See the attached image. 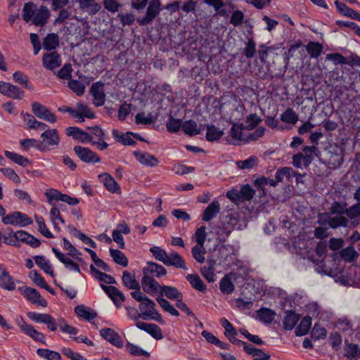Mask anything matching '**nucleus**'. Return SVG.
<instances>
[{"label": "nucleus", "mask_w": 360, "mask_h": 360, "mask_svg": "<svg viewBox=\"0 0 360 360\" xmlns=\"http://www.w3.org/2000/svg\"><path fill=\"white\" fill-rule=\"evenodd\" d=\"M275 312L267 308H261L257 311L259 319L265 323H270L275 318Z\"/></svg>", "instance_id": "42"}, {"label": "nucleus", "mask_w": 360, "mask_h": 360, "mask_svg": "<svg viewBox=\"0 0 360 360\" xmlns=\"http://www.w3.org/2000/svg\"><path fill=\"white\" fill-rule=\"evenodd\" d=\"M104 85L103 82H97L94 83L90 88V94L94 98L93 103L96 107H100L105 104V94Z\"/></svg>", "instance_id": "7"}, {"label": "nucleus", "mask_w": 360, "mask_h": 360, "mask_svg": "<svg viewBox=\"0 0 360 360\" xmlns=\"http://www.w3.org/2000/svg\"><path fill=\"white\" fill-rule=\"evenodd\" d=\"M101 288L110 297L117 307H120L121 302L125 300L124 294L116 287L112 285H101Z\"/></svg>", "instance_id": "13"}, {"label": "nucleus", "mask_w": 360, "mask_h": 360, "mask_svg": "<svg viewBox=\"0 0 360 360\" xmlns=\"http://www.w3.org/2000/svg\"><path fill=\"white\" fill-rule=\"evenodd\" d=\"M75 314L84 320L91 321L94 319L97 314L93 311L89 310L88 308H86L84 305H79L75 308Z\"/></svg>", "instance_id": "33"}, {"label": "nucleus", "mask_w": 360, "mask_h": 360, "mask_svg": "<svg viewBox=\"0 0 360 360\" xmlns=\"http://www.w3.org/2000/svg\"><path fill=\"white\" fill-rule=\"evenodd\" d=\"M34 219L37 224L39 225V231L40 233L44 236L45 237L48 238H52L53 237V234L51 233V231L47 228L46 225L45 224V221L42 217H39L37 215L34 216Z\"/></svg>", "instance_id": "50"}, {"label": "nucleus", "mask_w": 360, "mask_h": 360, "mask_svg": "<svg viewBox=\"0 0 360 360\" xmlns=\"http://www.w3.org/2000/svg\"><path fill=\"white\" fill-rule=\"evenodd\" d=\"M68 86L77 95L82 96L84 93L85 86L82 82L70 79L68 81Z\"/></svg>", "instance_id": "54"}, {"label": "nucleus", "mask_w": 360, "mask_h": 360, "mask_svg": "<svg viewBox=\"0 0 360 360\" xmlns=\"http://www.w3.org/2000/svg\"><path fill=\"white\" fill-rule=\"evenodd\" d=\"M126 349L127 351L133 356H145L146 357L150 356V353L143 350L140 347L134 345L130 342H127L126 344Z\"/></svg>", "instance_id": "46"}, {"label": "nucleus", "mask_w": 360, "mask_h": 360, "mask_svg": "<svg viewBox=\"0 0 360 360\" xmlns=\"http://www.w3.org/2000/svg\"><path fill=\"white\" fill-rule=\"evenodd\" d=\"M311 326V318L309 316L304 317L298 326L295 329V335L296 336H303L306 335Z\"/></svg>", "instance_id": "35"}, {"label": "nucleus", "mask_w": 360, "mask_h": 360, "mask_svg": "<svg viewBox=\"0 0 360 360\" xmlns=\"http://www.w3.org/2000/svg\"><path fill=\"white\" fill-rule=\"evenodd\" d=\"M0 288L9 291L13 290L15 288L13 279L4 269L0 272Z\"/></svg>", "instance_id": "25"}, {"label": "nucleus", "mask_w": 360, "mask_h": 360, "mask_svg": "<svg viewBox=\"0 0 360 360\" xmlns=\"http://www.w3.org/2000/svg\"><path fill=\"white\" fill-rule=\"evenodd\" d=\"M42 64L46 69L53 71L61 65L62 59L57 51H53L49 53L44 54Z\"/></svg>", "instance_id": "12"}, {"label": "nucleus", "mask_w": 360, "mask_h": 360, "mask_svg": "<svg viewBox=\"0 0 360 360\" xmlns=\"http://www.w3.org/2000/svg\"><path fill=\"white\" fill-rule=\"evenodd\" d=\"M220 323L222 326V327L225 329L224 334L226 337L237 335L236 330L226 318H221L220 319Z\"/></svg>", "instance_id": "61"}, {"label": "nucleus", "mask_w": 360, "mask_h": 360, "mask_svg": "<svg viewBox=\"0 0 360 360\" xmlns=\"http://www.w3.org/2000/svg\"><path fill=\"white\" fill-rule=\"evenodd\" d=\"M255 193V190L252 188L248 184L243 186L240 189V194L241 196L242 202L245 200H250L254 197Z\"/></svg>", "instance_id": "55"}, {"label": "nucleus", "mask_w": 360, "mask_h": 360, "mask_svg": "<svg viewBox=\"0 0 360 360\" xmlns=\"http://www.w3.org/2000/svg\"><path fill=\"white\" fill-rule=\"evenodd\" d=\"M256 53V43L252 38H250L246 43V46L244 49V54L247 58H252Z\"/></svg>", "instance_id": "60"}, {"label": "nucleus", "mask_w": 360, "mask_h": 360, "mask_svg": "<svg viewBox=\"0 0 360 360\" xmlns=\"http://www.w3.org/2000/svg\"><path fill=\"white\" fill-rule=\"evenodd\" d=\"M186 278L194 289L202 292L206 291L207 287L198 274H188Z\"/></svg>", "instance_id": "28"}, {"label": "nucleus", "mask_w": 360, "mask_h": 360, "mask_svg": "<svg viewBox=\"0 0 360 360\" xmlns=\"http://www.w3.org/2000/svg\"><path fill=\"white\" fill-rule=\"evenodd\" d=\"M4 154L6 158L20 166L26 167L30 163V160L27 158H25L14 152L6 150Z\"/></svg>", "instance_id": "40"}, {"label": "nucleus", "mask_w": 360, "mask_h": 360, "mask_svg": "<svg viewBox=\"0 0 360 360\" xmlns=\"http://www.w3.org/2000/svg\"><path fill=\"white\" fill-rule=\"evenodd\" d=\"M90 270L91 273L95 276V278L99 281H103L108 284H115V279L110 275L103 273L95 268L93 264L90 265Z\"/></svg>", "instance_id": "36"}, {"label": "nucleus", "mask_w": 360, "mask_h": 360, "mask_svg": "<svg viewBox=\"0 0 360 360\" xmlns=\"http://www.w3.org/2000/svg\"><path fill=\"white\" fill-rule=\"evenodd\" d=\"M165 265L172 266L177 269L187 270L188 268L183 257L176 252H172L168 255Z\"/></svg>", "instance_id": "20"}, {"label": "nucleus", "mask_w": 360, "mask_h": 360, "mask_svg": "<svg viewBox=\"0 0 360 360\" xmlns=\"http://www.w3.org/2000/svg\"><path fill=\"white\" fill-rule=\"evenodd\" d=\"M74 151L78 158L86 163H96L101 161L99 156L89 148L76 146Z\"/></svg>", "instance_id": "8"}, {"label": "nucleus", "mask_w": 360, "mask_h": 360, "mask_svg": "<svg viewBox=\"0 0 360 360\" xmlns=\"http://www.w3.org/2000/svg\"><path fill=\"white\" fill-rule=\"evenodd\" d=\"M317 150V147L315 146H304L302 148V151L304 153V166H308L313 160L312 154Z\"/></svg>", "instance_id": "58"}, {"label": "nucleus", "mask_w": 360, "mask_h": 360, "mask_svg": "<svg viewBox=\"0 0 360 360\" xmlns=\"http://www.w3.org/2000/svg\"><path fill=\"white\" fill-rule=\"evenodd\" d=\"M99 179L103 183L105 188L111 193L120 191V186L117 181L108 173L101 174L98 176Z\"/></svg>", "instance_id": "24"}, {"label": "nucleus", "mask_w": 360, "mask_h": 360, "mask_svg": "<svg viewBox=\"0 0 360 360\" xmlns=\"http://www.w3.org/2000/svg\"><path fill=\"white\" fill-rule=\"evenodd\" d=\"M134 155L136 159L142 165L154 167L158 164V159L152 155L147 153H143L140 150H136L134 152Z\"/></svg>", "instance_id": "21"}, {"label": "nucleus", "mask_w": 360, "mask_h": 360, "mask_svg": "<svg viewBox=\"0 0 360 360\" xmlns=\"http://www.w3.org/2000/svg\"><path fill=\"white\" fill-rule=\"evenodd\" d=\"M59 46V37L58 34H49L43 41V47L46 51H51Z\"/></svg>", "instance_id": "29"}, {"label": "nucleus", "mask_w": 360, "mask_h": 360, "mask_svg": "<svg viewBox=\"0 0 360 360\" xmlns=\"http://www.w3.org/2000/svg\"><path fill=\"white\" fill-rule=\"evenodd\" d=\"M22 16L25 22L31 21L34 25L42 27L47 22L50 11L45 6L37 9L35 4L30 1L24 4Z\"/></svg>", "instance_id": "1"}, {"label": "nucleus", "mask_w": 360, "mask_h": 360, "mask_svg": "<svg viewBox=\"0 0 360 360\" xmlns=\"http://www.w3.org/2000/svg\"><path fill=\"white\" fill-rule=\"evenodd\" d=\"M77 110H76V114H78L79 115L77 117H81V115L84 116L87 118H94L95 117L94 113L91 110L89 107L84 104L82 103H77Z\"/></svg>", "instance_id": "48"}, {"label": "nucleus", "mask_w": 360, "mask_h": 360, "mask_svg": "<svg viewBox=\"0 0 360 360\" xmlns=\"http://www.w3.org/2000/svg\"><path fill=\"white\" fill-rule=\"evenodd\" d=\"M345 356L348 359H356L360 356V349L359 346L355 344H348L345 347Z\"/></svg>", "instance_id": "49"}, {"label": "nucleus", "mask_w": 360, "mask_h": 360, "mask_svg": "<svg viewBox=\"0 0 360 360\" xmlns=\"http://www.w3.org/2000/svg\"><path fill=\"white\" fill-rule=\"evenodd\" d=\"M150 252L153 254L156 259L162 262L164 264H165L169 254H167L165 250L160 247L155 246L150 249Z\"/></svg>", "instance_id": "52"}, {"label": "nucleus", "mask_w": 360, "mask_h": 360, "mask_svg": "<svg viewBox=\"0 0 360 360\" xmlns=\"http://www.w3.org/2000/svg\"><path fill=\"white\" fill-rule=\"evenodd\" d=\"M32 110L33 113L39 119L50 123H55L57 120L56 116L47 107L37 102H34L32 104Z\"/></svg>", "instance_id": "9"}, {"label": "nucleus", "mask_w": 360, "mask_h": 360, "mask_svg": "<svg viewBox=\"0 0 360 360\" xmlns=\"http://www.w3.org/2000/svg\"><path fill=\"white\" fill-rule=\"evenodd\" d=\"M156 301L165 311L169 313L171 315L174 316H179V311L174 307L172 304L169 303L167 300L162 297H158L156 298Z\"/></svg>", "instance_id": "39"}, {"label": "nucleus", "mask_w": 360, "mask_h": 360, "mask_svg": "<svg viewBox=\"0 0 360 360\" xmlns=\"http://www.w3.org/2000/svg\"><path fill=\"white\" fill-rule=\"evenodd\" d=\"M238 278L237 274L231 272L226 274L219 282L220 290L224 294H231L235 289L233 281Z\"/></svg>", "instance_id": "15"}, {"label": "nucleus", "mask_w": 360, "mask_h": 360, "mask_svg": "<svg viewBox=\"0 0 360 360\" xmlns=\"http://www.w3.org/2000/svg\"><path fill=\"white\" fill-rule=\"evenodd\" d=\"M143 274L160 278L167 274V270L163 266L150 262L143 268Z\"/></svg>", "instance_id": "17"}, {"label": "nucleus", "mask_w": 360, "mask_h": 360, "mask_svg": "<svg viewBox=\"0 0 360 360\" xmlns=\"http://www.w3.org/2000/svg\"><path fill=\"white\" fill-rule=\"evenodd\" d=\"M63 248L68 251V255L72 257L79 259V255H81L80 252L73 246L71 243L65 238H63Z\"/></svg>", "instance_id": "57"}, {"label": "nucleus", "mask_w": 360, "mask_h": 360, "mask_svg": "<svg viewBox=\"0 0 360 360\" xmlns=\"http://www.w3.org/2000/svg\"><path fill=\"white\" fill-rule=\"evenodd\" d=\"M329 210L331 214L343 216V214H346L347 204L345 202L335 201L332 203Z\"/></svg>", "instance_id": "47"}, {"label": "nucleus", "mask_w": 360, "mask_h": 360, "mask_svg": "<svg viewBox=\"0 0 360 360\" xmlns=\"http://www.w3.org/2000/svg\"><path fill=\"white\" fill-rule=\"evenodd\" d=\"M257 164V158L256 157L252 156L245 160L238 161L236 165L237 166L242 169H251L256 166Z\"/></svg>", "instance_id": "63"}, {"label": "nucleus", "mask_w": 360, "mask_h": 360, "mask_svg": "<svg viewBox=\"0 0 360 360\" xmlns=\"http://www.w3.org/2000/svg\"><path fill=\"white\" fill-rule=\"evenodd\" d=\"M155 306V302L150 298L139 304V310L142 314L143 320H154L160 323L162 322V316L156 310Z\"/></svg>", "instance_id": "3"}, {"label": "nucleus", "mask_w": 360, "mask_h": 360, "mask_svg": "<svg viewBox=\"0 0 360 360\" xmlns=\"http://www.w3.org/2000/svg\"><path fill=\"white\" fill-rule=\"evenodd\" d=\"M122 282L129 289L139 290L140 288V285L136 280L134 275L129 271H125L123 272Z\"/></svg>", "instance_id": "30"}, {"label": "nucleus", "mask_w": 360, "mask_h": 360, "mask_svg": "<svg viewBox=\"0 0 360 360\" xmlns=\"http://www.w3.org/2000/svg\"><path fill=\"white\" fill-rule=\"evenodd\" d=\"M136 326L138 328L147 332L156 340H161L163 338L160 328L156 324L137 321L136 323Z\"/></svg>", "instance_id": "16"}, {"label": "nucleus", "mask_w": 360, "mask_h": 360, "mask_svg": "<svg viewBox=\"0 0 360 360\" xmlns=\"http://www.w3.org/2000/svg\"><path fill=\"white\" fill-rule=\"evenodd\" d=\"M110 254L115 263L124 267L127 266L128 259L122 252L119 250L110 248Z\"/></svg>", "instance_id": "37"}, {"label": "nucleus", "mask_w": 360, "mask_h": 360, "mask_svg": "<svg viewBox=\"0 0 360 360\" xmlns=\"http://www.w3.org/2000/svg\"><path fill=\"white\" fill-rule=\"evenodd\" d=\"M13 79L18 84L24 85L26 88L32 90L33 86L29 84V78L28 77L22 72L16 71L14 72Z\"/></svg>", "instance_id": "53"}, {"label": "nucleus", "mask_w": 360, "mask_h": 360, "mask_svg": "<svg viewBox=\"0 0 360 360\" xmlns=\"http://www.w3.org/2000/svg\"><path fill=\"white\" fill-rule=\"evenodd\" d=\"M244 18V13L241 11H233L230 18V23L235 27L240 26L243 22Z\"/></svg>", "instance_id": "56"}, {"label": "nucleus", "mask_w": 360, "mask_h": 360, "mask_svg": "<svg viewBox=\"0 0 360 360\" xmlns=\"http://www.w3.org/2000/svg\"><path fill=\"white\" fill-rule=\"evenodd\" d=\"M141 285L143 291L150 295L160 294L162 285L155 280L151 276L143 275L141 278Z\"/></svg>", "instance_id": "11"}, {"label": "nucleus", "mask_w": 360, "mask_h": 360, "mask_svg": "<svg viewBox=\"0 0 360 360\" xmlns=\"http://www.w3.org/2000/svg\"><path fill=\"white\" fill-rule=\"evenodd\" d=\"M219 212V202L217 200H213L204 210L202 215V220L209 221L214 218Z\"/></svg>", "instance_id": "23"}, {"label": "nucleus", "mask_w": 360, "mask_h": 360, "mask_svg": "<svg viewBox=\"0 0 360 360\" xmlns=\"http://www.w3.org/2000/svg\"><path fill=\"white\" fill-rule=\"evenodd\" d=\"M165 296L167 299L172 300H179L183 297L182 293L176 288L170 285H162L158 297Z\"/></svg>", "instance_id": "22"}, {"label": "nucleus", "mask_w": 360, "mask_h": 360, "mask_svg": "<svg viewBox=\"0 0 360 360\" xmlns=\"http://www.w3.org/2000/svg\"><path fill=\"white\" fill-rule=\"evenodd\" d=\"M36 264L40 267L44 272L54 277L55 274L52 269L49 260L46 259L43 255H37L34 257Z\"/></svg>", "instance_id": "26"}, {"label": "nucleus", "mask_w": 360, "mask_h": 360, "mask_svg": "<svg viewBox=\"0 0 360 360\" xmlns=\"http://www.w3.org/2000/svg\"><path fill=\"white\" fill-rule=\"evenodd\" d=\"M340 257L346 262H352L358 257V254L353 247H347L341 250Z\"/></svg>", "instance_id": "51"}, {"label": "nucleus", "mask_w": 360, "mask_h": 360, "mask_svg": "<svg viewBox=\"0 0 360 360\" xmlns=\"http://www.w3.org/2000/svg\"><path fill=\"white\" fill-rule=\"evenodd\" d=\"M182 129L186 134L194 136L200 133V128L194 120H189L183 123Z\"/></svg>", "instance_id": "34"}, {"label": "nucleus", "mask_w": 360, "mask_h": 360, "mask_svg": "<svg viewBox=\"0 0 360 360\" xmlns=\"http://www.w3.org/2000/svg\"><path fill=\"white\" fill-rule=\"evenodd\" d=\"M349 219L347 217L342 215H336L331 217L330 220V228L335 229L339 227L346 228L349 225Z\"/></svg>", "instance_id": "38"}, {"label": "nucleus", "mask_w": 360, "mask_h": 360, "mask_svg": "<svg viewBox=\"0 0 360 360\" xmlns=\"http://www.w3.org/2000/svg\"><path fill=\"white\" fill-rule=\"evenodd\" d=\"M100 335L105 340L110 342L112 345L116 346L118 348H121L123 346V342L120 335L115 332L113 329L107 328H103L100 330Z\"/></svg>", "instance_id": "14"}, {"label": "nucleus", "mask_w": 360, "mask_h": 360, "mask_svg": "<svg viewBox=\"0 0 360 360\" xmlns=\"http://www.w3.org/2000/svg\"><path fill=\"white\" fill-rule=\"evenodd\" d=\"M37 353L41 358L46 360H61L60 354L53 350L39 348L37 350Z\"/></svg>", "instance_id": "41"}, {"label": "nucleus", "mask_w": 360, "mask_h": 360, "mask_svg": "<svg viewBox=\"0 0 360 360\" xmlns=\"http://www.w3.org/2000/svg\"><path fill=\"white\" fill-rule=\"evenodd\" d=\"M52 251L58 259L65 265L66 269L69 270H73L77 273L80 272L79 266L76 262L67 257L63 253L60 252L56 248H52Z\"/></svg>", "instance_id": "19"}, {"label": "nucleus", "mask_w": 360, "mask_h": 360, "mask_svg": "<svg viewBox=\"0 0 360 360\" xmlns=\"http://www.w3.org/2000/svg\"><path fill=\"white\" fill-rule=\"evenodd\" d=\"M131 135H133V133L127 132L126 134H120L118 130L113 129L112 131V136L115 139L123 145L133 146L136 143V141L131 138Z\"/></svg>", "instance_id": "32"}, {"label": "nucleus", "mask_w": 360, "mask_h": 360, "mask_svg": "<svg viewBox=\"0 0 360 360\" xmlns=\"http://www.w3.org/2000/svg\"><path fill=\"white\" fill-rule=\"evenodd\" d=\"M0 93L13 99L21 100L24 97V91L19 87L4 82H0Z\"/></svg>", "instance_id": "10"}, {"label": "nucleus", "mask_w": 360, "mask_h": 360, "mask_svg": "<svg viewBox=\"0 0 360 360\" xmlns=\"http://www.w3.org/2000/svg\"><path fill=\"white\" fill-rule=\"evenodd\" d=\"M160 0H151L147 8L146 15L138 18L137 21L141 25L150 24L160 13Z\"/></svg>", "instance_id": "5"}, {"label": "nucleus", "mask_w": 360, "mask_h": 360, "mask_svg": "<svg viewBox=\"0 0 360 360\" xmlns=\"http://www.w3.org/2000/svg\"><path fill=\"white\" fill-rule=\"evenodd\" d=\"M292 172V168L288 167H285L277 170L275 174V178L274 179V181L276 183V186L278 184V182L283 181L284 176L290 177Z\"/></svg>", "instance_id": "59"}, {"label": "nucleus", "mask_w": 360, "mask_h": 360, "mask_svg": "<svg viewBox=\"0 0 360 360\" xmlns=\"http://www.w3.org/2000/svg\"><path fill=\"white\" fill-rule=\"evenodd\" d=\"M80 7L85 9L90 14H96L101 8V6L95 2V0H78Z\"/></svg>", "instance_id": "31"}, {"label": "nucleus", "mask_w": 360, "mask_h": 360, "mask_svg": "<svg viewBox=\"0 0 360 360\" xmlns=\"http://www.w3.org/2000/svg\"><path fill=\"white\" fill-rule=\"evenodd\" d=\"M306 50L311 58H318L323 51V46L319 42H309L307 46Z\"/></svg>", "instance_id": "44"}, {"label": "nucleus", "mask_w": 360, "mask_h": 360, "mask_svg": "<svg viewBox=\"0 0 360 360\" xmlns=\"http://www.w3.org/2000/svg\"><path fill=\"white\" fill-rule=\"evenodd\" d=\"M42 141L38 146L41 151L51 150L57 148L60 143V137L55 129H47L41 134Z\"/></svg>", "instance_id": "2"}, {"label": "nucleus", "mask_w": 360, "mask_h": 360, "mask_svg": "<svg viewBox=\"0 0 360 360\" xmlns=\"http://www.w3.org/2000/svg\"><path fill=\"white\" fill-rule=\"evenodd\" d=\"M18 290L32 304H37L43 307L47 306V302L41 296L36 289L23 286L18 288Z\"/></svg>", "instance_id": "6"}, {"label": "nucleus", "mask_w": 360, "mask_h": 360, "mask_svg": "<svg viewBox=\"0 0 360 360\" xmlns=\"http://www.w3.org/2000/svg\"><path fill=\"white\" fill-rule=\"evenodd\" d=\"M224 134L223 131L214 125H208L207 127L206 139L209 141H214L220 139Z\"/></svg>", "instance_id": "43"}, {"label": "nucleus", "mask_w": 360, "mask_h": 360, "mask_svg": "<svg viewBox=\"0 0 360 360\" xmlns=\"http://www.w3.org/2000/svg\"><path fill=\"white\" fill-rule=\"evenodd\" d=\"M254 184L258 189L264 191V186L270 185L272 186H276V183L274 181V179H269L265 176H261L255 180Z\"/></svg>", "instance_id": "64"}, {"label": "nucleus", "mask_w": 360, "mask_h": 360, "mask_svg": "<svg viewBox=\"0 0 360 360\" xmlns=\"http://www.w3.org/2000/svg\"><path fill=\"white\" fill-rule=\"evenodd\" d=\"M285 316L283 319V327L285 330H291L300 319V316L292 311H285Z\"/></svg>", "instance_id": "27"}, {"label": "nucleus", "mask_w": 360, "mask_h": 360, "mask_svg": "<svg viewBox=\"0 0 360 360\" xmlns=\"http://www.w3.org/2000/svg\"><path fill=\"white\" fill-rule=\"evenodd\" d=\"M182 125L181 120L174 119L171 117L166 124V127L168 131L174 133L177 132Z\"/></svg>", "instance_id": "62"}, {"label": "nucleus", "mask_w": 360, "mask_h": 360, "mask_svg": "<svg viewBox=\"0 0 360 360\" xmlns=\"http://www.w3.org/2000/svg\"><path fill=\"white\" fill-rule=\"evenodd\" d=\"M281 120L285 123L295 124L298 121V115L292 108H288L281 115Z\"/></svg>", "instance_id": "45"}, {"label": "nucleus", "mask_w": 360, "mask_h": 360, "mask_svg": "<svg viewBox=\"0 0 360 360\" xmlns=\"http://www.w3.org/2000/svg\"><path fill=\"white\" fill-rule=\"evenodd\" d=\"M66 134L75 139L79 140L82 143L91 142L92 136L76 127H70L65 129Z\"/></svg>", "instance_id": "18"}, {"label": "nucleus", "mask_w": 360, "mask_h": 360, "mask_svg": "<svg viewBox=\"0 0 360 360\" xmlns=\"http://www.w3.org/2000/svg\"><path fill=\"white\" fill-rule=\"evenodd\" d=\"M2 222L4 224H11L13 226H26L33 223L32 219L26 214L20 212H13L2 218Z\"/></svg>", "instance_id": "4"}]
</instances>
